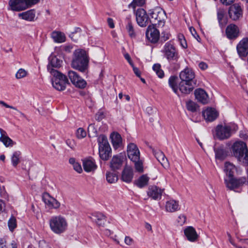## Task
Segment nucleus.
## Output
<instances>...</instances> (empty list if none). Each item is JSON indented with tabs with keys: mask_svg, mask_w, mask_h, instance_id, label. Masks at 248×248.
<instances>
[{
	"mask_svg": "<svg viewBox=\"0 0 248 248\" xmlns=\"http://www.w3.org/2000/svg\"><path fill=\"white\" fill-rule=\"evenodd\" d=\"M179 77L181 81L179 84V89L182 93L188 94L197 86L195 74L191 68H185L180 73Z\"/></svg>",
	"mask_w": 248,
	"mask_h": 248,
	"instance_id": "1",
	"label": "nucleus"
},
{
	"mask_svg": "<svg viewBox=\"0 0 248 248\" xmlns=\"http://www.w3.org/2000/svg\"><path fill=\"white\" fill-rule=\"evenodd\" d=\"M61 66L60 63H49L47 66L48 71L53 76L51 79L52 85L54 88L59 91L64 90L66 85L69 84L67 77L55 69Z\"/></svg>",
	"mask_w": 248,
	"mask_h": 248,
	"instance_id": "2",
	"label": "nucleus"
},
{
	"mask_svg": "<svg viewBox=\"0 0 248 248\" xmlns=\"http://www.w3.org/2000/svg\"><path fill=\"white\" fill-rule=\"evenodd\" d=\"M49 224L51 230L57 234L64 233L68 228L66 219L61 215L52 217L49 220Z\"/></svg>",
	"mask_w": 248,
	"mask_h": 248,
	"instance_id": "3",
	"label": "nucleus"
},
{
	"mask_svg": "<svg viewBox=\"0 0 248 248\" xmlns=\"http://www.w3.org/2000/svg\"><path fill=\"white\" fill-rule=\"evenodd\" d=\"M232 155L238 161L245 163L248 162V149L244 142H235L232 146Z\"/></svg>",
	"mask_w": 248,
	"mask_h": 248,
	"instance_id": "4",
	"label": "nucleus"
},
{
	"mask_svg": "<svg viewBox=\"0 0 248 248\" xmlns=\"http://www.w3.org/2000/svg\"><path fill=\"white\" fill-rule=\"evenodd\" d=\"M150 22L158 27L163 26L166 18L165 13L162 9H155L150 11Z\"/></svg>",
	"mask_w": 248,
	"mask_h": 248,
	"instance_id": "5",
	"label": "nucleus"
},
{
	"mask_svg": "<svg viewBox=\"0 0 248 248\" xmlns=\"http://www.w3.org/2000/svg\"><path fill=\"white\" fill-rule=\"evenodd\" d=\"M232 130L229 125H218L216 128V137L220 140L227 139L231 136Z\"/></svg>",
	"mask_w": 248,
	"mask_h": 248,
	"instance_id": "6",
	"label": "nucleus"
},
{
	"mask_svg": "<svg viewBox=\"0 0 248 248\" xmlns=\"http://www.w3.org/2000/svg\"><path fill=\"white\" fill-rule=\"evenodd\" d=\"M9 6L13 11L24 10L31 5V0H10Z\"/></svg>",
	"mask_w": 248,
	"mask_h": 248,
	"instance_id": "7",
	"label": "nucleus"
},
{
	"mask_svg": "<svg viewBox=\"0 0 248 248\" xmlns=\"http://www.w3.org/2000/svg\"><path fill=\"white\" fill-rule=\"evenodd\" d=\"M165 56L169 61H177L178 53L171 41L166 43L164 47Z\"/></svg>",
	"mask_w": 248,
	"mask_h": 248,
	"instance_id": "8",
	"label": "nucleus"
},
{
	"mask_svg": "<svg viewBox=\"0 0 248 248\" xmlns=\"http://www.w3.org/2000/svg\"><path fill=\"white\" fill-rule=\"evenodd\" d=\"M136 17L137 24L140 27H146L150 22V18L146 11L142 8L137 9L136 12Z\"/></svg>",
	"mask_w": 248,
	"mask_h": 248,
	"instance_id": "9",
	"label": "nucleus"
},
{
	"mask_svg": "<svg viewBox=\"0 0 248 248\" xmlns=\"http://www.w3.org/2000/svg\"><path fill=\"white\" fill-rule=\"evenodd\" d=\"M246 182L245 177L235 178L233 177H228L225 179V182L227 187L231 190L241 186Z\"/></svg>",
	"mask_w": 248,
	"mask_h": 248,
	"instance_id": "10",
	"label": "nucleus"
},
{
	"mask_svg": "<svg viewBox=\"0 0 248 248\" xmlns=\"http://www.w3.org/2000/svg\"><path fill=\"white\" fill-rule=\"evenodd\" d=\"M42 197L46 206L48 208L57 209L60 207V203L48 193H44Z\"/></svg>",
	"mask_w": 248,
	"mask_h": 248,
	"instance_id": "11",
	"label": "nucleus"
},
{
	"mask_svg": "<svg viewBox=\"0 0 248 248\" xmlns=\"http://www.w3.org/2000/svg\"><path fill=\"white\" fill-rule=\"evenodd\" d=\"M127 154L128 158L132 161H136L140 159V151L137 146L133 143H130L128 144Z\"/></svg>",
	"mask_w": 248,
	"mask_h": 248,
	"instance_id": "12",
	"label": "nucleus"
},
{
	"mask_svg": "<svg viewBox=\"0 0 248 248\" xmlns=\"http://www.w3.org/2000/svg\"><path fill=\"white\" fill-rule=\"evenodd\" d=\"M89 57L87 51L83 49H77L73 53V62H89Z\"/></svg>",
	"mask_w": 248,
	"mask_h": 248,
	"instance_id": "13",
	"label": "nucleus"
},
{
	"mask_svg": "<svg viewBox=\"0 0 248 248\" xmlns=\"http://www.w3.org/2000/svg\"><path fill=\"white\" fill-rule=\"evenodd\" d=\"M146 36L148 40L152 43H156L160 37L159 31L152 26H149L146 32Z\"/></svg>",
	"mask_w": 248,
	"mask_h": 248,
	"instance_id": "14",
	"label": "nucleus"
},
{
	"mask_svg": "<svg viewBox=\"0 0 248 248\" xmlns=\"http://www.w3.org/2000/svg\"><path fill=\"white\" fill-rule=\"evenodd\" d=\"M237 53L241 58L246 57L248 54V38H244L237 44Z\"/></svg>",
	"mask_w": 248,
	"mask_h": 248,
	"instance_id": "15",
	"label": "nucleus"
},
{
	"mask_svg": "<svg viewBox=\"0 0 248 248\" xmlns=\"http://www.w3.org/2000/svg\"><path fill=\"white\" fill-rule=\"evenodd\" d=\"M242 9L239 4L235 3L230 6L229 15L230 18L232 20H238L242 16Z\"/></svg>",
	"mask_w": 248,
	"mask_h": 248,
	"instance_id": "16",
	"label": "nucleus"
},
{
	"mask_svg": "<svg viewBox=\"0 0 248 248\" xmlns=\"http://www.w3.org/2000/svg\"><path fill=\"white\" fill-rule=\"evenodd\" d=\"M153 152L155 157L163 167L166 169H168L170 164L164 153L160 150H153Z\"/></svg>",
	"mask_w": 248,
	"mask_h": 248,
	"instance_id": "17",
	"label": "nucleus"
},
{
	"mask_svg": "<svg viewBox=\"0 0 248 248\" xmlns=\"http://www.w3.org/2000/svg\"><path fill=\"white\" fill-rule=\"evenodd\" d=\"M225 32L228 39H235L239 36V29L236 25L231 24L227 27Z\"/></svg>",
	"mask_w": 248,
	"mask_h": 248,
	"instance_id": "18",
	"label": "nucleus"
},
{
	"mask_svg": "<svg viewBox=\"0 0 248 248\" xmlns=\"http://www.w3.org/2000/svg\"><path fill=\"white\" fill-rule=\"evenodd\" d=\"M124 157L122 154L114 155L110 162V167L113 170L120 169L124 161Z\"/></svg>",
	"mask_w": 248,
	"mask_h": 248,
	"instance_id": "19",
	"label": "nucleus"
},
{
	"mask_svg": "<svg viewBox=\"0 0 248 248\" xmlns=\"http://www.w3.org/2000/svg\"><path fill=\"white\" fill-rule=\"evenodd\" d=\"M195 96L198 102L206 104L209 102V97L206 92L203 89L199 88L194 92Z\"/></svg>",
	"mask_w": 248,
	"mask_h": 248,
	"instance_id": "20",
	"label": "nucleus"
},
{
	"mask_svg": "<svg viewBox=\"0 0 248 248\" xmlns=\"http://www.w3.org/2000/svg\"><path fill=\"white\" fill-rule=\"evenodd\" d=\"M184 233L187 240L190 242L196 241L199 237L195 229L192 226L187 227L184 230Z\"/></svg>",
	"mask_w": 248,
	"mask_h": 248,
	"instance_id": "21",
	"label": "nucleus"
},
{
	"mask_svg": "<svg viewBox=\"0 0 248 248\" xmlns=\"http://www.w3.org/2000/svg\"><path fill=\"white\" fill-rule=\"evenodd\" d=\"M163 190L156 186H152L149 188L148 195L153 199L157 200L161 198Z\"/></svg>",
	"mask_w": 248,
	"mask_h": 248,
	"instance_id": "22",
	"label": "nucleus"
},
{
	"mask_svg": "<svg viewBox=\"0 0 248 248\" xmlns=\"http://www.w3.org/2000/svg\"><path fill=\"white\" fill-rule=\"evenodd\" d=\"M110 138L112 146L115 149H117L122 146V138L118 132L111 133Z\"/></svg>",
	"mask_w": 248,
	"mask_h": 248,
	"instance_id": "23",
	"label": "nucleus"
},
{
	"mask_svg": "<svg viewBox=\"0 0 248 248\" xmlns=\"http://www.w3.org/2000/svg\"><path fill=\"white\" fill-rule=\"evenodd\" d=\"M202 115L206 121L212 122L217 118L218 113L214 108H208L203 111Z\"/></svg>",
	"mask_w": 248,
	"mask_h": 248,
	"instance_id": "24",
	"label": "nucleus"
},
{
	"mask_svg": "<svg viewBox=\"0 0 248 248\" xmlns=\"http://www.w3.org/2000/svg\"><path fill=\"white\" fill-rule=\"evenodd\" d=\"M90 218L93 221L95 222L99 226H103L106 221L105 216L99 212L92 214Z\"/></svg>",
	"mask_w": 248,
	"mask_h": 248,
	"instance_id": "25",
	"label": "nucleus"
},
{
	"mask_svg": "<svg viewBox=\"0 0 248 248\" xmlns=\"http://www.w3.org/2000/svg\"><path fill=\"white\" fill-rule=\"evenodd\" d=\"M133 178V169L131 167L126 166L124 169L122 174V179L126 183H130Z\"/></svg>",
	"mask_w": 248,
	"mask_h": 248,
	"instance_id": "26",
	"label": "nucleus"
},
{
	"mask_svg": "<svg viewBox=\"0 0 248 248\" xmlns=\"http://www.w3.org/2000/svg\"><path fill=\"white\" fill-rule=\"evenodd\" d=\"M166 210L169 212H174L180 209L178 201L170 200L167 201L165 205Z\"/></svg>",
	"mask_w": 248,
	"mask_h": 248,
	"instance_id": "27",
	"label": "nucleus"
},
{
	"mask_svg": "<svg viewBox=\"0 0 248 248\" xmlns=\"http://www.w3.org/2000/svg\"><path fill=\"white\" fill-rule=\"evenodd\" d=\"M111 152L110 145L99 147V156L102 160H108L110 156Z\"/></svg>",
	"mask_w": 248,
	"mask_h": 248,
	"instance_id": "28",
	"label": "nucleus"
},
{
	"mask_svg": "<svg viewBox=\"0 0 248 248\" xmlns=\"http://www.w3.org/2000/svg\"><path fill=\"white\" fill-rule=\"evenodd\" d=\"M125 29L129 36L131 38H135L136 37V32L134 29L133 23L130 17H126L125 19Z\"/></svg>",
	"mask_w": 248,
	"mask_h": 248,
	"instance_id": "29",
	"label": "nucleus"
},
{
	"mask_svg": "<svg viewBox=\"0 0 248 248\" xmlns=\"http://www.w3.org/2000/svg\"><path fill=\"white\" fill-rule=\"evenodd\" d=\"M84 170L86 172H91L96 170L97 166L94 160L92 159L84 160L83 162Z\"/></svg>",
	"mask_w": 248,
	"mask_h": 248,
	"instance_id": "30",
	"label": "nucleus"
},
{
	"mask_svg": "<svg viewBox=\"0 0 248 248\" xmlns=\"http://www.w3.org/2000/svg\"><path fill=\"white\" fill-rule=\"evenodd\" d=\"M0 133L1 136L0 137V141L3 142L6 147L12 146L14 142L13 141L7 136L6 132L2 129L0 128Z\"/></svg>",
	"mask_w": 248,
	"mask_h": 248,
	"instance_id": "31",
	"label": "nucleus"
},
{
	"mask_svg": "<svg viewBox=\"0 0 248 248\" xmlns=\"http://www.w3.org/2000/svg\"><path fill=\"white\" fill-rule=\"evenodd\" d=\"M51 37L53 41L58 43H62L66 41V36L63 32L54 31L51 33Z\"/></svg>",
	"mask_w": 248,
	"mask_h": 248,
	"instance_id": "32",
	"label": "nucleus"
},
{
	"mask_svg": "<svg viewBox=\"0 0 248 248\" xmlns=\"http://www.w3.org/2000/svg\"><path fill=\"white\" fill-rule=\"evenodd\" d=\"M216 158L218 160H223L227 155V152L224 149L223 146L217 148H214Z\"/></svg>",
	"mask_w": 248,
	"mask_h": 248,
	"instance_id": "33",
	"label": "nucleus"
},
{
	"mask_svg": "<svg viewBox=\"0 0 248 248\" xmlns=\"http://www.w3.org/2000/svg\"><path fill=\"white\" fill-rule=\"evenodd\" d=\"M224 171L228 177H233L236 170L235 166L230 162H226L224 166Z\"/></svg>",
	"mask_w": 248,
	"mask_h": 248,
	"instance_id": "34",
	"label": "nucleus"
},
{
	"mask_svg": "<svg viewBox=\"0 0 248 248\" xmlns=\"http://www.w3.org/2000/svg\"><path fill=\"white\" fill-rule=\"evenodd\" d=\"M72 67L81 72H86L88 69V63H72Z\"/></svg>",
	"mask_w": 248,
	"mask_h": 248,
	"instance_id": "35",
	"label": "nucleus"
},
{
	"mask_svg": "<svg viewBox=\"0 0 248 248\" xmlns=\"http://www.w3.org/2000/svg\"><path fill=\"white\" fill-rule=\"evenodd\" d=\"M177 77L175 76H171L169 79V84L171 88L173 91L176 94H178V88L177 85L176 80Z\"/></svg>",
	"mask_w": 248,
	"mask_h": 248,
	"instance_id": "36",
	"label": "nucleus"
},
{
	"mask_svg": "<svg viewBox=\"0 0 248 248\" xmlns=\"http://www.w3.org/2000/svg\"><path fill=\"white\" fill-rule=\"evenodd\" d=\"M106 176L107 182L110 184L115 183L118 179L117 174L114 172H107Z\"/></svg>",
	"mask_w": 248,
	"mask_h": 248,
	"instance_id": "37",
	"label": "nucleus"
},
{
	"mask_svg": "<svg viewBox=\"0 0 248 248\" xmlns=\"http://www.w3.org/2000/svg\"><path fill=\"white\" fill-rule=\"evenodd\" d=\"M148 181L149 178L147 176L143 175L138 179L136 185L138 187L141 188L147 185Z\"/></svg>",
	"mask_w": 248,
	"mask_h": 248,
	"instance_id": "38",
	"label": "nucleus"
},
{
	"mask_svg": "<svg viewBox=\"0 0 248 248\" xmlns=\"http://www.w3.org/2000/svg\"><path fill=\"white\" fill-rule=\"evenodd\" d=\"M99 147L109 145L107 138L104 135H100L97 139Z\"/></svg>",
	"mask_w": 248,
	"mask_h": 248,
	"instance_id": "39",
	"label": "nucleus"
},
{
	"mask_svg": "<svg viewBox=\"0 0 248 248\" xmlns=\"http://www.w3.org/2000/svg\"><path fill=\"white\" fill-rule=\"evenodd\" d=\"M153 69L157 75L158 78H163L164 76V71L161 69V65L159 63H155L153 66Z\"/></svg>",
	"mask_w": 248,
	"mask_h": 248,
	"instance_id": "40",
	"label": "nucleus"
},
{
	"mask_svg": "<svg viewBox=\"0 0 248 248\" xmlns=\"http://www.w3.org/2000/svg\"><path fill=\"white\" fill-rule=\"evenodd\" d=\"M75 81V83L73 84L76 87L80 89H84L87 85L86 81L81 78L80 76Z\"/></svg>",
	"mask_w": 248,
	"mask_h": 248,
	"instance_id": "41",
	"label": "nucleus"
},
{
	"mask_svg": "<svg viewBox=\"0 0 248 248\" xmlns=\"http://www.w3.org/2000/svg\"><path fill=\"white\" fill-rule=\"evenodd\" d=\"M81 31V30L79 28H76L75 29V30L74 31L71 32L69 36L71 39V40L75 42H77L78 40V38L79 37V35H76V33L80 32Z\"/></svg>",
	"mask_w": 248,
	"mask_h": 248,
	"instance_id": "42",
	"label": "nucleus"
},
{
	"mask_svg": "<svg viewBox=\"0 0 248 248\" xmlns=\"http://www.w3.org/2000/svg\"><path fill=\"white\" fill-rule=\"evenodd\" d=\"M20 153L19 152H15L12 156V162L14 166L16 167L19 163V156Z\"/></svg>",
	"mask_w": 248,
	"mask_h": 248,
	"instance_id": "43",
	"label": "nucleus"
},
{
	"mask_svg": "<svg viewBox=\"0 0 248 248\" xmlns=\"http://www.w3.org/2000/svg\"><path fill=\"white\" fill-rule=\"evenodd\" d=\"M88 131L90 137H95L97 135V130L95 127L94 124H90L88 126Z\"/></svg>",
	"mask_w": 248,
	"mask_h": 248,
	"instance_id": "44",
	"label": "nucleus"
},
{
	"mask_svg": "<svg viewBox=\"0 0 248 248\" xmlns=\"http://www.w3.org/2000/svg\"><path fill=\"white\" fill-rule=\"evenodd\" d=\"M187 109L192 112H195L197 110V105L192 101H189L186 102Z\"/></svg>",
	"mask_w": 248,
	"mask_h": 248,
	"instance_id": "45",
	"label": "nucleus"
},
{
	"mask_svg": "<svg viewBox=\"0 0 248 248\" xmlns=\"http://www.w3.org/2000/svg\"><path fill=\"white\" fill-rule=\"evenodd\" d=\"M8 227L11 231H13L16 227V221L14 216H12L8 221Z\"/></svg>",
	"mask_w": 248,
	"mask_h": 248,
	"instance_id": "46",
	"label": "nucleus"
},
{
	"mask_svg": "<svg viewBox=\"0 0 248 248\" xmlns=\"http://www.w3.org/2000/svg\"><path fill=\"white\" fill-rule=\"evenodd\" d=\"M145 3V0H133L129 5V7H132L135 9L136 6H141Z\"/></svg>",
	"mask_w": 248,
	"mask_h": 248,
	"instance_id": "47",
	"label": "nucleus"
},
{
	"mask_svg": "<svg viewBox=\"0 0 248 248\" xmlns=\"http://www.w3.org/2000/svg\"><path fill=\"white\" fill-rule=\"evenodd\" d=\"M68 77L71 82L73 84L79 77V76L75 71H70L68 72Z\"/></svg>",
	"mask_w": 248,
	"mask_h": 248,
	"instance_id": "48",
	"label": "nucleus"
},
{
	"mask_svg": "<svg viewBox=\"0 0 248 248\" xmlns=\"http://www.w3.org/2000/svg\"><path fill=\"white\" fill-rule=\"evenodd\" d=\"M135 163V168L136 170L139 172L143 171V163L140 159L136 161H133Z\"/></svg>",
	"mask_w": 248,
	"mask_h": 248,
	"instance_id": "49",
	"label": "nucleus"
},
{
	"mask_svg": "<svg viewBox=\"0 0 248 248\" xmlns=\"http://www.w3.org/2000/svg\"><path fill=\"white\" fill-rule=\"evenodd\" d=\"M19 16L22 19L31 21V10H28L26 12L19 14Z\"/></svg>",
	"mask_w": 248,
	"mask_h": 248,
	"instance_id": "50",
	"label": "nucleus"
},
{
	"mask_svg": "<svg viewBox=\"0 0 248 248\" xmlns=\"http://www.w3.org/2000/svg\"><path fill=\"white\" fill-rule=\"evenodd\" d=\"M86 132L82 128H79L77 130L76 136L77 138L79 139H81L85 138L86 136Z\"/></svg>",
	"mask_w": 248,
	"mask_h": 248,
	"instance_id": "51",
	"label": "nucleus"
},
{
	"mask_svg": "<svg viewBox=\"0 0 248 248\" xmlns=\"http://www.w3.org/2000/svg\"><path fill=\"white\" fill-rule=\"evenodd\" d=\"M186 219V217L185 215L180 214L177 219V222L179 225L182 226L185 223Z\"/></svg>",
	"mask_w": 248,
	"mask_h": 248,
	"instance_id": "52",
	"label": "nucleus"
},
{
	"mask_svg": "<svg viewBox=\"0 0 248 248\" xmlns=\"http://www.w3.org/2000/svg\"><path fill=\"white\" fill-rule=\"evenodd\" d=\"M178 40L181 46L184 48L187 47V44L186 40L183 34L178 35Z\"/></svg>",
	"mask_w": 248,
	"mask_h": 248,
	"instance_id": "53",
	"label": "nucleus"
},
{
	"mask_svg": "<svg viewBox=\"0 0 248 248\" xmlns=\"http://www.w3.org/2000/svg\"><path fill=\"white\" fill-rule=\"evenodd\" d=\"M27 75V72L23 69H20L16 74L17 78H21L25 77Z\"/></svg>",
	"mask_w": 248,
	"mask_h": 248,
	"instance_id": "54",
	"label": "nucleus"
},
{
	"mask_svg": "<svg viewBox=\"0 0 248 248\" xmlns=\"http://www.w3.org/2000/svg\"><path fill=\"white\" fill-rule=\"evenodd\" d=\"M130 64L133 68V70L135 74L137 77L140 78L141 76V73L139 69L134 65V63H130Z\"/></svg>",
	"mask_w": 248,
	"mask_h": 248,
	"instance_id": "55",
	"label": "nucleus"
},
{
	"mask_svg": "<svg viewBox=\"0 0 248 248\" xmlns=\"http://www.w3.org/2000/svg\"><path fill=\"white\" fill-rule=\"evenodd\" d=\"M66 143L70 148L74 149L76 146V143L74 140L72 139H67L66 140Z\"/></svg>",
	"mask_w": 248,
	"mask_h": 248,
	"instance_id": "56",
	"label": "nucleus"
},
{
	"mask_svg": "<svg viewBox=\"0 0 248 248\" xmlns=\"http://www.w3.org/2000/svg\"><path fill=\"white\" fill-rule=\"evenodd\" d=\"M49 62H62V60H60L59 58L54 54H52L48 58Z\"/></svg>",
	"mask_w": 248,
	"mask_h": 248,
	"instance_id": "57",
	"label": "nucleus"
},
{
	"mask_svg": "<svg viewBox=\"0 0 248 248\" xmlns=\"http://www.w3.org/2000/svg\"><path fill=\"white\" fill-rule=\"evenodd\" d=\"M40 14V11L39 10H37L36 11L35 9H32V21L38 18V16Z\"/></svg>",
	"mask_w": 248,
	"mask_h": 248,
	"instance_id": "58",
	"label": "nucleus"
},
{
	"mask_svg": "<svg viewBox=\"0 0 248 248\" xmlns=\"http://www.w3.org/2000/svg\"><path fill=\"white\" fill-rule=\"evenodd\" d=\"M224 17V13L223 11L218 10L217 11V19L220 24H221L222 26H223V25L221 23V21L223 18Z\"/></svg>",
	"mask_w": 248,
	"mask_h": 248,
	"instance_id": "59",
	"label": "nucleus"
},
{
	"mask_svg": "<svg viewBox=\"0 0 248 248\" xmlns=\"http://www.w3.org/2000/svg\"><path fill=\"white\" fill-rule=\"evenodd\" d=\"M189 31L191 33V34L192 35V36L198 41H199V39H200V37L197 34L194 28H193V27H190L189 28Z\"/></svg>",
	"mask_w": 248,
	"mask_h": 248,
	"instance_id": "60",
	"label": "nucleus"
},
{
	"mask_svg": "<svg viewBox=\"0 0 248 248\" xmlns=\"http://www.w3.org/2000/svg\"><path fill=\"white\" fill-rule=\"evenodd\" d=\"M62 49L67 52H70L73 48L71 45H64L62 46Z\"/></svg>",
	"mask_w": 248,
	"mask_h": 248,
	"instance_id": "61",
	"label": "nucleus"
},
{
	"mask_svg": "<svg viewBox=\"0 0 248 248\" xmlns=\"http://www.w3.org/2000/svg\"><path fill=\"white\" fill-rule=\"evenodd\" d=\"M73 168L78 173H81L82 171L81 166L80 164L78 162H77L76 164H75V165L73 166Z\"/></svg>",
	"mask_w": 248,
	"mask_h": 248,
	"instance_id": "62",
	"label": "nucleus"
},
{
	"mask_svg": "<svg viewBox=\"0 0 248 248\" xmlns=\"http://www.w3.org/2000/svg\"><path fill=\"white\" fill-rule=\"evenodd\" d=\"M124 242L126 245L131 246L134 243V240L130 237L126 236L124 239Z\"/></svg>",
	"mask_w": 248,
	"mask_h": 248,
	"instance_id": "63",
	"label": "nucleus"
},
{
	"mask_svg": "<svg viewBox=\"0 0 248 248\" xmlns=\"http://www.w3.org/2000/svg\"><path fill=\"white\" fill-rule=\"evenodd\" d=\"M170 37V34L169 33L166 32H162V36H161V39L164 41H166L167 40L169 39Z\"/></svg>",
	"mask_w": 248,
	"mask_h": 248,
	"instance_id": "64",
	"label": "nucleus"
}]
</instances>
